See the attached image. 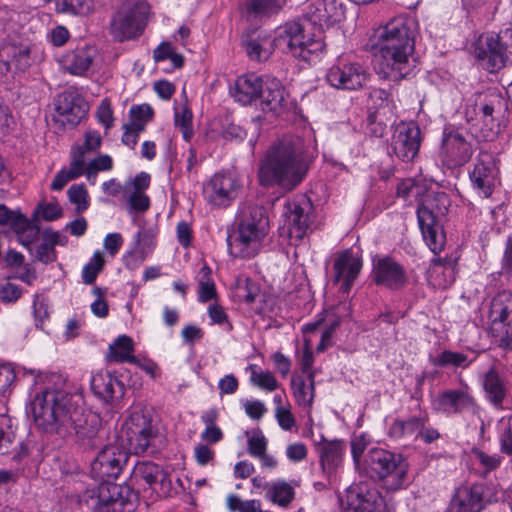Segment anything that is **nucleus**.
Returning a JSON list of instances; mask_svg holds the SVG:
<instances>
[{"mask_svg": "<svg viewBox=\"0 0 512 512\" xmlns=\"http://www.w3.org/2000/svg\"><path fill=\"white\" fill-rule=\"evenodd\" d=\"M416 23L398 16L374 31L375 68L389 80H400L410 72V58L415 48Z\"/></svg>", "mask_w": 512, "mask_h": 512, "instance_id": "nucleus-1", "label": "nucleus"}, {"mask_svg": "<svg viewBox=\"0 0 512 512\" xmlns=\"http://www.w3.org/2000/svg\"><path fill=\"white\" fill-rule=\"evenodd\" d=\"M307 171L302 139L284 138L271 146L260 162L258 180L264 187L279 186L291 191L302 182Z\"/></svg>", "mask_w": 512, "mask_h": 512, "instance_id": "nucleus-2", "label": "nucleus"}, {"mask_svg": "<svg viewBox=\"0 0 512 512\" xmlns=\"http://www.w3.org/2000/svg\"><path fill=\"white\" fill-rule=\"evenodd\" d=\"M234 225V233L227 239L230 253L244 259L258 255L270 229L267 210L258 204L241 202Z\"/></svg>", "mask_w": 512, "mask_h": 512, "instance_id": "nucleus-3", "label": "nucleus"}, {"mask_svg": "<svg viewBox=\"0 0 512 512\" xmlns=\"http://www.w3.org/2000/svg\"><path fill=\"white\" fill-rule=\"evenodd\" d=\"M30 405L38 429L63 438L69 436L71 419L78 407L72 394L60 389L45 388L35 394Z\"/></svg>", "mask_w": 512, "mask_h": 512, "instance_id": "nucleus-4", "label": "nucleus"}, {"mask_svg": "<svg viewBox=\"0 0 512 512\" xmlns=\"http://www.w3.org/2000/svg\"><path fill=\"white\" fill-rule=\"evenodd\" d=\"M450 201L443 192H432L424 196L417 208V219L423 238L434 253L444 248L446 236L440 221L446 216Z\"/></svg>", "mask_w": 512, "mask_h": 512, "instance_id": "nucleus-5", "label": "nucleus"}, {"mask_svg": "<svg viewBox=\"0 0 512 512\" xmlns=\"http://www.w3.org/2000/svg\"><path fill=\"white\" fill-rule=\"evenodd\" d=\"M275 45L287 49L293 57L304 62H315L325 49L321 35L310 32L307 25L298 21L286 22L278 27Z\"/></svg>", "mask_w": 512, "mask_h": 512, "instance_id": "nucleus-6", "label": "nucleus"}, {"mask_svg": "<svg viewBox=\"0 0 512 512\" xmlns=\"http://www.w3.org/2000/svg\"><path fill=\"white\" fill-rule=\"evenodd\" d=\"M364 465L372 478L385 482L392 490L400 489L407 477L409 465L401 455L374 447L365 455Z\"/></svg>", "mask_w": 512, "mask_h": 512, "instance_id": "nucleus-7", "label": "nucleus"}, {"mask_svg": "<svg viewBox=\"0 0 512 512\" xmlns=\"http://www.w3.org/2000/svg\"><path fill=\"white\" fill-rule=\"evenodd\" d=\"M149 13L148 2H122L109 24L113 40L122 43L140 37L147 25Z\"/></svg>", "mask_w": 512, "mask_h": 512, "instance_id": "nucleus-8", "label": "nucleus"}, {"mask_svg": "<svg viewBox=\"0 0 512 512\" xmlns=\"http://www.w3.org/2000/svg\"><path fill=\"white\" fill-rule=\"evenodd\" d=\"M474 54L490 73L512 64V29L481 34L474 44Z\"/></svg>", "mask_w": 512, "mask_h": 512, "instance_id": "nucleus-9", "label": "nucleus"}, {"mask_svg": "<svg viewBox=\"0 0 512 512\" xmlns=\"http://www.w3.org/2000/svg\"><path fill=\"white\" fill-rule=\"evenodd\" d=\"M8 29L11 31L0 45V72L23 71L31 65V41L24 26L18 31L13 25Z\"/></svg>", "mask_w": 512, "mask_h": 512, "instance_id": "nucleus-10", "label": "nucleus"}, {"mask_svg": "<svg viewBox=\"0 0 512 512\" xmlns=\"http://www.w3.org/2000/svg\"><path fill=\"white\" fill-rule=\"evenodd\" d=\"M125 432L129 445L136 454L154 453L157 450L158 430L150 416L141 411L133 412L125 422Z\"/></svg>", "mask_w": 512, "mask_h": 512, "instance_id": "nucleus-11", "label": "nucleus"}, {"mask_svg": "<svg viewBox=\"0 0 512 512\" xmlns=\"http://www.w3.org/2000/svg\"><path fill=\"white\" fill-rule=\"evenodd\" d=\"M242 190L239 176L231 171L215 173L204 184V195L208 202L217 207H228L235 201Z\"/></svg>", "mask_w": 512, "mask_h": 512, "instance_id": "nucleus-12", "label": "nucleus"}, {"mask_svg": "<svg viewBox=\"0 0 512 512\" xmlns=\"http://www.w3.org/2000/svg\"><path fill=\"white\" fill-rule=\"evenodd\" d=\"M327 82L337 89L357 90L363 88L369 80L366 69L357 62L338 60L326 74Z\"/></svg>", "mask_w": 512, "mask_h": 512, "instance_id": "nucleus-13", "label": "nucleus"}, {"mask_svg": "<svg viewBox=\"0 0 512 512\" xmlns=\"http://www.w3.org/2000/svg\"><path fill=\"white\" fill-rule=\"evenodd\" d=\"M129 459L128 452L117 444L105 446L91 464V474L97 480L116 479Z\"/></svg>", "mask_w": 512, "mask_h": 512, "instance_id": "nucleus-14", "label": "nucleus"}, {"mask_svg": "<svg viewBox=\"0 0 512 512\" xmlns=\"http://www.w3.org/2000/svg\"><path fill=\"white\" fill-rule=\"evenodd\" d=\"M340 502L345 512H389L384 497L377 490H366L359 485L349 487Z\"/></svg>", "mask_w": 512, "mask_h": 512, "instance_id": "nucleus-15", "label": "nucleus"}, {"mask_svg": "<svg viewBox=\"0 0 512 512\" xmlns=\"http://www.w3.org/2000/svg\"><path fill=\"white\" fill-rule=\"evenodd\" d=\"M420 143L421 131L415 123L402 122L396 126L391 147L397 158L403 162L412 161L418 154Z\"/></svg>", "mask_w": 512, "mask_h": 512, "instance_id": "nucleus-16", "label": "nucleus"}, {"mask_svg": "<svg viewBox=\"0 0 512 512\" xmlns=\"http://www.w3.org/2000/svg\"><path fill=\"white\" fill-rule=\"evenodd\" d=\"M473 154L472 145L456 130L444 132L441 147V160L448 168L461 167Z\"/></svg>", "mask_w": 512, "mask_h": 512, "instance_id": "nucleus-17", "label": "nucleus"}, {"mask_svg": "<svg viewBox=\"0 0 512 512\" xmlns=\"http://www.w3.org/2000/svg\"><path fill=\"white\" fill-rule=\"evenodd\" d=\"M97 495L94 499L95 512H126L129 503V488L123 487L111 480H100Z\"/></svg>", "mask_w": 512, "mask_h": 512, "instance_id": "nucleus-18", "label": "nucleus"}, {"mask_svg": "<svg viewBox=\"0 0 512 512\" xmlns=\"http://www.w3.org/2000/svg\"><path fill=\"white\" fill-rule=\"evenodd\" d=\"M372 278L375 284L390 290H400L408 282L404 267L389 256L373 259Z\"/></svg>", "mask_w": 512, "mask_h": 512, "instance_id": "nucleus-19", "label": "nucleus"}, {"mask_svg": "<svg viewBox=\"0 0 512 512\" xmlns=\"http://www.w3.org/2000/svg\"><path fill=\"white\" fill-rule=\"evenodd\" d=\"M499 170L492 154L480 152L470 179L473 187L484 197H490L498 182Z\"/></svg>", "mask_w": 512, "mask_h": 512, "instance_id": "nucleus-20", "label": "nucleus"}, {"mask_svg": "<svg viewBox=\"0 0 512 512\" xmlns=\"http://www.w3.org/2000/svg\"><path fill=\"white\" fill-rule=\"evenodd\" d=\"M71 422L69 435L75 434L82 446L85 448H95L100 444V419L97 415L90 412L85 413V411L78 406Z\"/></svg>", "mask_w": 512, "mask_h": 512, "instance_id": "nucleus-21", "label": "nucleus"}, {"mask_svg": "<svg viewBox=\"0 0 512 512\" xmlns=\"http://www.w3.org/2000/svg\"><path fill=\"white\" fill-rule=\"evenodd\" d=\"M362 259L347 249L341 252L334 260L333 282L340 284L339 291L346 294L350 291L362 269Z\"/></svg>", "mask_w": 512, "mask_h": 512, "instance_id": "nucleus-22", "label": "nucleus"}, {"mask_svg": "<svg viewBox=\"0 0 512 512\" xmlns=\"http://www.w3.org/2000/svg\"><path fill=\"white\" fill-rule=\"evenodd\" d=\"M483 315L487 317L489 331L499 332L503 327L512 330V292H498L490 300Z\"/></svg>", "mask_w": 512, "mask_h": 512, "instance_id": "nucleus-23", "label": "nucleus"}, {"mask_svg": "<svg viewBox=\"0 0 512 512\" xmlns=\"http://www.w3.org/2000/svg\"><path fill=\"white\" fill-rule=\"evenodd\" d=\"M311 209V202L306 198L295 200L287 205L286 216L291 239L301 241L306 235L310 225Z\"/></svg>", "mask_w": 512, "mask_h": 512, "instance_id": "nucleus-24", "label": "nucleus"}, {"mask_svg": "<svg viewBox=\"0 0 512 512\" xmlns=\"http://www.w3.org/2000/svg\"><path fill=\"white\" fill-rule=\"evenodd\" d=\"M370 98L375 102L379 101V107L370 112L367 117V128L371 135L381 138L386 132L389 124H391V117L387 118V113L391 114L389 107V93L384 89H374L370 93Z\"/></svg>", "mask_w": 512, "mask_h": 512, "instance_id": "nucleus-25", "label": "nucleus"}, {"mask_svg": "<svg viewBox=\"0 0 512 512\" xmlns=\"http://www.w3.org/2000/svg\"><path fill=\"white\" fill-rule=\"evenodd\" d=\"M504 105L505 101L499 94H491L479 102L480 130L484 139L493 138L497 134V131H494L497 115Z\"/></svg>", "mask_w": 512, "mask_h": 512, "instance_id": "nucleus-26", "label": "nucleus"}, {"mask_svg": "<svg viewBox=\"0 0 512 512\" xmlns=\"http://www.w3.org/2000/svg\"><path fill=\"white\" fill-rule=\"evenodd\" d=\"M484 486L474 484L459 489L452 498L447 512H480L484 507Z\"/></svg>", "mask_w": 512, "mask_h": 512, "instance_id": "nucleus-27", "label": "nucleus"}, {"mask_svg": "<svg viewBox=\"0 0 512 512\" xmlns=\"http://www.w3.org/2000/svg\"><path fill=\"white\" fill-rule=\"evenodd\" d=\"M482 387L486 400L496 409L503 408V402L508 394L507 381L495 365H492L482 377Z\"/></svg>", "mask_w": 512, "mask_h": 512, "instance_id": "nucleus-28", "label": "nucleus"}, {"mask_svg": "<svg viewBox=\"0 0 512 512\" xmlns=\"http://www.w3.org/2000/svg\"><path fill=\"white\" fill-rule=\"evenodd\" d=\"M342 2H313L309 5L306 15L315 25H332L344 18Z\"/></svg>", "mask_w": 512, "mask_h": 512, "instance_id": "nucleus-29", "label": "nucleus"}, {"mask_svg": "<svg viewBox=\"0 0 512 512\" xmlns=\"http://www.w3.org/2000/svg\"><path fill=\"white\" fill-rule=\"evenodd\" d=\"M242 46L250 60L262 62L268 60L276 45L268 34L253 32L242 37Z\"/></svg>", "mask_w": 512, "mask_h": 512, "instance_id": "nucleus-30", "label": "nucleus"}, {"mask_svg": "<svg viewBox=\"0 0 512 512\" xmlns=\"http://www.w3.org/2000/svg\"><path fill=\"white\" fill-rule=\"evenodd\" d=\"M264 79L256 74L239 76L235 81L232 96L242 105H250L259 100Z\"/></svg>", "mask_w": 512, "mask_h": 512, "instance_id": "nucleus-31", "label": "nucleus"}, {"mask_svg": "<svg viewBox=\"0 0 512 512\" xmlns=\"http://www.w3.org/2000/svg\"><path fill=\"white\" fill-rule=\"evenodd\" d=\"M439 409L447 413H461L464 410L476 408L477 404L473 396L462 389L445 390L437 397Z\"/></svg>", "mask_w": 512, "mask_h": 512, "instance_id": "nucleus-32", "label": "nucleus"}, {"mask_svg": "<svg viewBox=\"0 0 512 512\" xmlns=\"http://www.w3.org/2000/svg\"><path fill=\"white\" fill-rule=\"evenodd\" d=\"M168 478L164 468L150 461H139L135 464L131 472V481L137 485H148L150 488L158 483L164 484Z\"/></svg>", "mask_w": 512, "mask_h": 512, "instance_id": "nucleus-33", "label": "nucleus"}, {"mask_svg": "<svg viewBox=\"0 0 512 512\" xmlns=\"http://www.w3.org/2000/svg\"><path fill=\"white\" fill-rule=\"evenodd\" d=\"M424 421H429V416L426 412L418 416H411L406 420L396 418L390 424L387 434L394 440L417 439L419 429L423 428Z\"/></svg>", "mask_w": 512, "mask_h": 512, "instance_id": "nucleus-34", "label": "nucleus"}, {"mask_svg": "<svg viewBox=\"0 0 512 512\" xmlns=\"http://www.w3.org/2000/svg\"><path fill=\"white\" fill-rule=\"evenodd\" d=\"M94 56V51L88 47L69 51L62 56L61 66L71 75L83 76L91 67Z\"/></svg>", "mask_w": 512, "mask_h": 512, "instance_id": "nucleus-35", "label": "nucleus"}, {"mask_svg": "<svg viewBox=\"0 0 512 512\" xmlns=\"http://www.w3.org/2000/svg\"><path fill=\"white\" fill-rule=\"evenodd\" d=\"M260 94V107L264 112L277 111L284 103L285 89L275 78L264 79Z\"/></svg>", "mask_w": 512, "mask_h": 512, "instance_id": "nucleus-36", "label": "nucleus"}, {"mask_svg": "<svg viewBox=\"0 0 512 512\" xmlns=\"http://www.w3.org/2000/svg\"><path fill=\"white\" fill-rule=\"evenodd\" d=\"M82 99L75 91H64L55 100V110L60 116L66 117L67 122L76 124L82 117L84 110L80 103Z\"/></svg>", "mask_w": 512, "mask_h": 512, "instance_id": "nucleus-37", "label": "nucleus"}, {"mask_svg": "<svg viewBox=\"0 0 512 512\" xmlns=\"http://www.w3.org/2000/svg\"><path fill=\"white\" fill-rule=\"evenodd\" d=\"M91 389L106 402L113 399L116 393L123 394V384L109 372L96 373L91 379Z\"/></svg>", "mask_w": 512, "mask_h": 512, "instance_id": "nucleus-38", "label": "nucleus"}, {"mask_svg": "<svg viewBox=\"0 0 512 512\" xmlns=\"http://www.w3.org/2000/svg\"><path fill=\"white\" fill-rule=\"evenodd\" d=\"M134 351L132 339L126 335L119 336L109 347V359L113 362L138 363L132 354Z\"/></svg>", "mask_w": 512, "mask_h": 512, "instance_id": "nucleus-39", "label": "nucleus"}, {"mask_svg": "<svg viewBox=\"0 0 512 512\" xmlns=\"http://www.w3.org/2000/svg\"><path fill=\"white\" fill-rule=\"evenodd\" d=\"M455 263V259L447 257H437L432 259L431 266L429 269L430 277H433L435 274L439 273H442L444 275L443 280L435 279L434 285L441 288H447L453 283Z\"/></svg>", "mask_w": 512, "mask_h": 512, "instance_id": "nucleus-40", "label": "nucleus"}, {"mask_svg": "<svg viewBox=\"0 0 512 512\" xmlns=\"http://www.w3.org/2000/svg\"><path fill=\"white\" fill-rule=\"evenodd\" d=\"M473 362L468 356L462 352L444 350L433 361V365L437 367H453L468 368Z\"/></svg>", "mask_w": 512, "mask_h": 512, "instance_id": "nucleus-41", "label": "nucleus"}, {"mask_svg": "<svg viewBox=\"0 0 512 512\" xmlns=\"http://www.w3.org/2000/svg\"><path fill=\"white\" fill-rule=\"evenodd\" d=\"M309 388L306 387L305 380L302 377H292L291 387L293 394L300 405H310L314 397V372L308 375Z\"/></svg>", "mask_w": 512, "mask_h": 512, "instance_id": "nucleus-42", "label": "nucleus"}, {"mask_svg": "<svg viewBox=\"0 0 512 512\" xmlns=\"http://www.w3.org/2000/svg\"><path fill=\"white\" fill-rule=\"evenodd\" d=\"M280 8L275 2H246L244 9L249 20H263L276 14Z\"/></svg>", "mask_w": 512, "mask_h": 512, "instance_id": "nucleus-43", "label": "nucleus"}, {"mask_svg": "<svg viewBox=\"0 0 512 512\" xmlns=\"http://www.w3.org/2000/svg\"><path fill=\"white\" fill-rule=\"evenodd\" d=\"M0 225H9L13 231L23 230L28 225V219L19 211H12L0 204Z\"/></svg>", "mask_w": 512, "mask_h": 512, "instance_id": "nucleus-44", "label": "nucleus"}, {"mask_svg": "<svg viewBox=\"0 0 512 512\" xmlns=\"http://www.w3.org/2000/svg\"><path fill=\"white\" fill-rule=\"evenodd\" d=\"M342 443L340 441H331L325 443L320 452L321 463L329 468L338 465L342 455Z\"/></svg>", "mask_w": 512, "mask_h": 512, "instance_id": "nucleus-45", "label": "nucleus"}, {"mask_svg": "<svg viewBox=\"0 0 512 512\" xmlns=\"http://www.w3.org/2000/svg\"><path fill=\"white\" fill-rule=\"evenodd\" d=\"M472 454L475 459L478 461L479 465L483 468L481 472L482 477H487V475L496 470L502 463L503 457L499 454H488L478 448L472 449Z\"/></svg>", "mask_w": 512, "mask_h": 512, "instance_id": "nucleus-46", "label": "nucleus"}, {"mask_svg": "<svg viewBox=\"0 0 512 512\" xmlns=\"http://www.w3.org/2000/svg\"><path fill=\"white\" fill-rule=\"evenodd\" d=\"M58 13L85 17L94 11L93 2H56Z\"/></svg>", "mask_w": 512, "mask_h": 512, "instance_id": "nucleus-47", "label": "nucleus"}, {"mask_svg": "<svg viewBox=\"0 0 512 512\" xmlns=\"http://www.w3.org/2000/svg\"><path fill=\"white\" fill-rule=\"evenodd\" d=\"M104 266V258L101 252L96 251L93 254V257L90 259L89 263H87L82 270V279L85 284H92L97 275L103 269Z\"/></svg>", "mask_w": 512, "mask_h": 512, "instance_id": "nucleus-48", "label": "nucleus"}, {"mask_svg": "<svg viewBox=\"0 0 512 512\" xmlns=\"http://www.w3.org/2000/svg\"><path fill=\"white\" fill-rule=\"evenodd\" d=\"M269 493L271 500L280 506H287L294 498L293 488L285 482L274 484Z\"/></svg>", "mask_w": 512, "mask_h": 512, "instance_id": "nucleus-49", "label": "nucleus"}, {"mask_svg": "<svg viewBox=\"0 0 512 512\" xmlns=\"http://www.w3.org/2000/svg\"><path fill=\"white\" fill-rule=\"evenodd\" d=\"M250 380L254 385L267 391H274L278 387V382L270 371H257L253 369Z\"/></svg>", "mask_w": 512, "mask_h": 512, "instance_id": "nucleus-50", "label": "nucleus"}, {"mask_svg": "<svg viewBox=\"0 0 512 512\" xmlns=\"http://www.w3.org/2000/svg\"><path fill=\"white\" fill-rule=\"evenodd\" d=\"M175 125L180 129L183 138L189 141L193 136L192 112L186 107H184L181 112L176 110Z\"/></svg>", "mask_w": 512, "mask_h": 512, "instance_id": "nucleus-51", "label": "nucleus"}, {"mask_svg": "<svg viewBox=\"0 0 512 512\" xmlns=\"http://www.w3.org/2000/svg\"><path fill=\"white\" fill-rule=\"evenodd\" d=\"M69 200L76 204L77 212H82L88 208V194L84 185H72L67 191Z\"/></svg>", "mask_w": 512, "mask_h": 512, "instance_id": "nucleus-52", "label": "nucleus"}, {"mask_svg": "<svg viewBox=\"0 0 512 512\" xmlns=\"http://www.w3.org/2000/svg\"><path fill=\"white\" fill-rule=\"evenodd\" d=\"M87 152L83 149V147L75 146L71 150V161L69 170H71L74 175L76 174L78 177L84 174L86 157L85 154Z\"/></svg>", "mask_w": 512, "mask_h": 512, "instance_id": "nucleus-53", "label": "nucleus"}, {"mask_svg": "<svg viewBox=\"0 0 512 512\" xmlns=\"http://www.w3.org/2000/svg\"><path fill=\"white\" fill-rule=\"evenodd\" d=\"M154 115L153 109L149 104L133 105L130 108V121L148 123Z\"/></svg>", "mask_w": 512, "mask_h": 512, "instance_id": "nucleus-54", "label": "nucleus"}, {"mask_svg": "<svg viewBox=\"0 0 512 512\" xmlns=\"http://www.w3.org/2000/svg\"><path fill=\"white\" fill-rule=\"evenodd\" d=\"M22 295V289L11 282L0 286V301L5 304L15 303Z\"/></svg>", "mask_w": 512, "mask_h": 512, "instance_id": "nucleus-55", "label": "nucleus"}, {"mask_svg": "<svg viewBox=\"0 0 512 512\" xmlns=\"http://www.w3.org/2000/svg\"><path fill=\"white\" fill-rule=\"evenodd\" d=\"M267 448V440L262 432H255L248 439V451L250 455L257 457L259 455H263L266 452Z\"/></svg>", "mask_w": 512, "mask_h": 512, "instance_id": "nucleus-56", "label": "nucleus"}, {"mask_svg": "<svg viewBox=\"0 0 512 512\" xmlns=\"http://www.w3.org/2000/svg\"><path fill=\"white\" fill-rule=\"evenodd\" d=\"M238 296L247 303H253L259 294V287L251 279L246 278L244 285H239Z\"/></svg>", "mask_w": 512, "mask_h": 512, "instance_id": "nucleus-57", "label": "nucleus"}, {"mask_svg": "<svg viewBox=\"0 0 512 512\" xmlns=\"http://www.w3.org/2000/svg\"><path fill=\"white\" fill-rule=\"evenodd\" d=\"M491 336L494 338V342L502 349L512 351V330L507 327L499 332L489 331Z\"/></svg>", "mask_w": 512, "mask_h": 512, "instance_id": "nucleus-58", "label": "nucleus"}, {"mask_svg": "<svg viewBox=\"0 0 512 512\" xmlns=\"http://www.w3.org/2000/svg\"><path fill=\"white\" fill-rule=\"evenodd\" d=\"M78 178V176L71 171L63 168L60 170L54 177L50 188L51 190L60 191L62 190L66 184L71 181Z\"/></svg>", "mask_w": 512, "mask_h": 512, "instance_id": "nucleus-59", "label": "nucleus"}, {"mask_svg": "<svg viewBox=\"0 0 512 512\" xmlns=\"http://www.w3.org/2000/svg\"><path fill=\"white\" fill-rule=\"evenodd\" d=\"M216 298V288L212 280H199L198 300L202 303Z\"/></svg>", "mask_w": 512, "mask_h": 512, "instance_id": "nucleus-60", "label": "nucleus"}, {"mask_svg": "<svg viewBox=\"0 0 512 512\" xmlns=\"http://www.w3.org/2000/svg\"><path fill=\"white\" fill-rule=\"evenodd\" d=\"M102 138L98 131L90 130L85 133L84 143L79 147H83V149L88 152H94L98 150L101 146Z\"/></svg>", "mask_w": 512, "mask_h": 512, "instance_id": "nucleus-61", "label": "nucleus"}, {"mask_svg": "<svg viewBox=\"0 0 512 512\" xmlns=\"http://www.w3.org/2000/svg\"><path fill=\"white\" fill-rule=\"evenodd\" d=\"M131 209L139 212L146 211L150 206L149 197L142 192L134 191L129 197Z\"/></svg>", "mask_w": 512, "mask_h": 512, "instance_id": "nucleus-62", "label": "nucleus"}, {"mask_svg": "<svg viewBox=\"0 0 512 512\" xmlns=\"http://www.w3.org/2000/svg\"><path fill=\"white\" fill-rule=\"evenodd\" d=\"M36 257L42 263L53 262L56 259L55 249L51 243L43 239V243L36 250Z\"/></svg>", "mask_w": 512, "mask_h": 512, "instance_id": "nucleus-63", "label": "nucleus"}, {"mask_svg": "<svg viewBox=\"0 0 512 512\" xmlns=\"http://www.w3.org/2000/svg\"><path fill=\"white\" fill-rule=\"evenodd\" d=\"M501 268L503 273L512 275V235L506 240Z\"/></svg>", "mask_w": 512, "mask_h": 512, "instance_id": "nucleus-64", "label": "nucleus"}]
</instances>
